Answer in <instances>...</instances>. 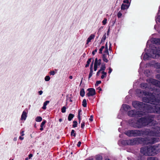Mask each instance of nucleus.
I'll return each instance as SVG.
<instances>
[{"label":"nucleus","mask_w":160,"mask_h":160,"mask_svg":"<svg viewBox=\"0 0 160 160\" xmlns=\"http://www.w3.org/2000/svg\"><path fill=\"white\" fill-rule=\"evenodd\" d=\"M89 121L91 122H92L93 120V117L91 115L90 116V118L89 119Z\"/></svg>","instance_id":"obj_45"},{"label":"nucleus","mask_w":160,"mask_h":160,"mask_svg":"<svg viewBox=\"0 0 160 160\" xmlns=\"http://www.w3.org/2000/svg\"><path fill=\"white\" fill-rule=\"evenodd\" d=\"M146 138H134L123 141L125 144L127 145H133L145 143Z\"/></svg>","instance_id":"obj_6"},{"label":"nucleus","mask_w":160,"mask_h":160,"mask_svg":"<svg viewBox=\"0 0 160 160\" xmlns=\"http://www.w3.org/2000/svg\"><path fill=\"white\" fill-rule=\"evenodd\" d=\"M46 106L45 105L43 104V107H42V108L43 109H46Z\"/></svg>","instance_id":"obj_54"},{"label":"nucleus","mask_w":160,"mask_h":160,"mask_svg":"<svg viewBox=\"0 0 160 160\" xmlns=\"http://www.w3.org/2000/svg\"><path fill=\"white\" fill-rule=\"evenodd\" d=\"M112 58L111 56L110 57L108 50L107 43L105 45V51L102 55V59L103 61L106 62H108L109 60Z\"/></svg>","instance_id":"obj_8"},{"label":"nucleus","mask_w":160,"mask_h":160,"mask_svg":"<svg viewBox=\"0 0 160 160\" xmlns=\"http://www.w3.org/2000/svg\"><path fill=\"white\" fill-rule=\"evenodd\" d=\"M50 74L52 75H54L55 74V72L54 71H51L50 72Z\"/></svg>","instance_id":"obj_50"},{"label":"nucleus","mask_w":160,"mask_h":160,"mask_svg":"<svg viewBox=\"0 0 160 160\" xmlns=\"http://www.w3.org/2000/svg\"><path fill=\"white\" fill-rule=\"evenodd\" d=\"M123 107L125 111H127L128 110L130 109H131V107L130 106L127 105V104H124L123 105Z\"/></svg>","instance_id":"obj_19"},{"label":"nucleus","mask_w":160,"mask_h":160,"mask_svg":"<svg viewBox=\"0 0 160 160\" xmlns=\"http://www.w3.org/2000/svg\"><path fill=\"white\" fill-rule=\"evenodd\" d=\"M97 52V49H96L92 52V54L93 55H94L95 54V53H96Z\"/></svg>","instance_id":"obj_48"},{"label":"nucleus","mask_w":160,"mask_h":160,"mask_svg":"<svg viewBox=\"0 0 160 160\" xmlns=\"http://www.w3.org/2000/svg\"><path fill=\"white\" fill-rule=\"evenodd\" d=\"M50 78L49 76H47L45 77V80L46 81H49L50 79Z\"/></svg>","instance_id":"obj_37"},{"label":"nucleus","mask_w":160,"mask_h":160,"mask_svg":"<svg viewBox=\"0 0 160 160\" xmlns=\"http://www.w3.org/2000/svg\"><path fill=\"white\" fill-rule=\"evenodd\" d=\"M129 6V4H126L124 3L122 4L121 7V9L122 10H125L128 8Z\"/></svg>","instance_id":"obj_17"},{"label":"nucleus","mask_w":160,"mask_h":160,"mask_svg":"<svg viewBox=\"0 0 160 160\" xmlns=\"http://www.w3.org/2000/svg\"><path fill=\"white\" fill-rule=\"evenodd\" d=\"M159 145L157 144L142 147L141 148L140 152L147 156L154 155L158 152Z\"/></svg>","instance_id":"obj_3"},{"label":"nucleus","mask_w":160,"mask_h":160,"mask_svg":"<svg viewBox=\"0 0 160 160\" xmlns=\"http://www.w3.org/2000/svg\"><path fill=\"white\" fill-rule=\"evenodd\" d=\"M153 41L156 44L160 45V38H155Z\"/></svg>","instance_id":"obj_18"},{"label":"nucleus","mask_w":160,"mask_h":160,"mask_svg":"<svg viewBox=\"0 0 160 160\" xmlns=\"http://www.w3.org/2000/svg\"><path fill=\"white\" fill-rule=\"evenodd\" d=\"M159 118H160V115H158V118H157V119H158V120H159ZM159 124H160V121H159Z\"/></svg>","instance_id":"obj_58"},{"label":"nucleus","mask_w":160,"mask_h":160,"mask_svg":"<svg viewBox=\"0 0 160 160\" xmlns=\"http://www.w3.org/2000/svg\"><path fill=\"white\" fill-rule=\"evenodd\" d=\"M33 156V155L32 154H30L28 155V158L30 159Z\"/></svg>","instance_id":"obj_51"},{"label":"nucleus","mask_w":160,"mask_h":160,"mask_svg":"<svg viewBox=\"0 0 160 160\" xmlns=\"http://www.w3.org/2000/svg\"><path fill=\"white\" fill-rule=\"evenodd\" d=\"M81 111H82V110L81 109H79L78 110V115H80V113L81 112Z\"/></svg>","instance_id":"obj_57"},{"label":"nucleus","mask_w":160,"mask_h":160,"mask_svg":"<svg viewBox=\"0 0 160 160\" xmlns=\"http://www.w3.org/2000/svg\"><path fill=\"white\" fill-rule=\"evenodd\" d=\"M106 68L105 64L103 63L101 65L100 69L97 72V75L99 76L100 73L102 71H104Z\"/></svg>","instance_id":"obj_13"},{"label":"nucleus","mask_w":160,"mask_h":160,"mask_svg":"<svg viewBox=\"0 0 160 160\" xmlns=\"http://www.w3.org/2000/svg\"><path fill=\"white\" fill-rule=\"evenodd\" d=\"M128 114L129 116L131 117H139L142 116L146 115V112H142V111H137L135 110H132L129 111Z\"/></svg>","instance_id":"obj_7"},{"label":"nucleus","mask_w":160,"mask_h":160,"mask_svg":"<svg viewBox=\"0 0 160 160\" xmlns=\"http://www.w3.org/2000/svg\"><path fill=\"white\" fill-rule=\"evenodd\" d=\"M101 83V81H98L96 82V83L95 84V86H97L98 85L100 84Z\"/></svg>","instance_id":"obj_39"},{"label":"nucleus","mask_w":160,"mask_h":160,"mask_svg":"<svg viewBox=\"0 0 160 160\" xmlns=\"http://www.w3.org/2000/svg\"><path fill=\"white\" fill-rule=\"evenodd\" d=\"M22 136H20L19 137V139L22 140H23L24 139L23 137H22Z\"/></svg>","instance_id":"obj_55"},{"label":"nucleus","mask_w":160,"mask_h":160,"mask_svg":"<svg viewBox=\"0 0 160 160\" xmlns=\"http://www.w3.org/2000/svg\"><path fill=\"white\" fill-rule=\"evenodd\" d=\"M71 136H73L74 137L76 136V132L74 130H72L71 131Z\"/></svg>","instance_id":"obj_32"},{"label":"nucleus","mask_w":160,"mask_h":160,"mask_svg":"<svg viewBox=\"0 0 160 160\" xmlns=\"http://www.w3.org/2000/svg\"><path fill=\"white\" fill-rule=\"evenodd\" d=\"M95 36L93 34H91L89 38H88L87 40V44H88L89 43L91 42L92 40L94 39Z\"/></svg>","instance_id":"obj_15"},{"label":"nucleus","mask_w":160,"mask_h":160,"mask_svg":"<svg viewBox=\"0 0 160 160\" xmlns=\"http://www.w3.org/2000/svg\"><path fill=\"white\" fill-rule=\"evenodd\" d=\"M122 16V13L120 11H119L117 14L118 17V18H120Z\"/></svg>","instance_id":"obj_38"},{"label":"nucleus","mask_w":160,"mask_h":160,"mask_svg":"<svg viewBox=\"0 0 160 160\" xmlns=\"http://www.w3.org/2000/svg\"><path fill=\"white\" fill-rule=\"evenodd\" d=\"M107 20V18H104V20L102 21V24L103 25H105L106 24Z\"/></svg>","instance_id":"obj_35"},{"label":"nucleus","mask_w":160,"mask_h":160,"mask_svg":"<svg viewBox=\"0 0 160 160\" xmlns=\"http://www.w3.org/2000/svg\"><path fill=\"white\" fill-rule=\"evenodd\" d=\"M158 19L159 20V22H160V16H159L158 17Z\"/></svg>","instance_id":"obj_59"},{"label":"nucleus","mask_w":160,"mask_h":160,"mask_svg":"<svg viewBox=\"0 0 160 160\" xmlns=\"http://www.w3.org/2000/svg\"><path fill=\"white\" fill-rule=\"evenodd\" d=\"M160 56V47H155L150 51V53H145L143 55L144 60H149L151 58H156L157 56Z\"/></svg>","instance_id":"obj_5"},{"label":"nucleus","mask_w":160,"mask_h":160,"mask_svg":"<svg viewBox=\"0 0 160 160\" xmlns=\"http://www.w3.org/2000/svg\"><path fill=\"white\" fill-rule=\"evenodd\" d=\"M88 92L87 93L86 95L88 97L93 96L96 94L95 90L93 88H88Z\"/></svg>","instance_id":"obj_12"},{"label":"nucleus","mask_w":160,"mask_h":160,"mask_svg":"<svg viewBox=\"0 0 160 160\" xmlns=\"http://www.w3.org/2000/svg\"><path fill=\"white\" fill-rule=\"evenodd\" d=\"M27 113L24 111H23L22 114L21 116V119L22 120H25L26 118L27 117Z\"/></svg>","instance_id":"obj_16"},{"label":"nucleus","mask_w":160,"mask_h":160,"mask_svg":"<svg viewBox=\"0 0 160 160\" xmlns=\"http://www.w3.org/2000/svg\"><path fill=\"white\" fill-rule=\"evenodd\" d=\"M101 61L102 60L101 59L98 60L97 58L95 59L94 65V70L95 71L97 70L98 67L101 64Z\"/></svg>","instance_id":"obj_11"},{"label":"nucleus","mask_w":160,"mask_h":160,"mask_svg":"<svg viewBox=\"0 0 160 160\" xmlns=\"http://www.w3.org/2000/svg\"><path fill=\"white\" fill-rule=\"evenodd\" d=\"M66 108L65 106H63L62 108L61 109V112L62 113H64L66 112Z\"/></svg>","instance_id":"obj_36"},{"label":"nucleus","mask_w":160,"mask_h":160,"mask_svg":"<svg viewBox=\"0 0 160 160\" xmlns=\"http://www.w3.org/2000/svg\"><path fill=\"white\" fill-rule=\"evenodd\" d=\"M84 94H85V92L84 91V89H82L80 91V95L82 97H83L84 96Z\"/></svg>","instance_id":"obj_26"},{"label":"nucleus","mask_w":160,"mask_h":160,"mask_svg":"<svg viewBox=\"0 0 160 160\" xmlns=\"http://www.w3.org/2000/svg\"><path fill=\"white\" fill-rule=\"evenodd\" d=\"M43 127H41V128H40V130L41 131H42V130H43Z\"/></svg>","instance_id":"obj_60"},{"label":"nucleus","mask_w":160,"mask_h":160,"mask_svg":"<svg viewBox=\"0 0 160 160\" xmlns=\"http://www.w3.org/2000/svg\"><path fill=\"white\" fill-rule=\"evenodd\" d=\"M102 73V75L101 76V78L102 79L104 78L106 76L107 73L104 72V71H102L101 72Z\"/></svg>","instance_id":"obj_24"},{"label":"nucleus","mask_w":160,"mask_h":160,"mask_svg":"<svg viewBox=\"0 0 160 160\" xmlns=\"http://www.w3.org/2000/svg\"><path fill=\"white\" fill-rule=\"evenodd\" d=\"M112 71V69L111 68H109L108 69V73H110Z\"/></svg>","instance_id":"obj_47"},{"label":"nucleus","mask_w":160,"mask_h":160,"mask_svg":"<svg viewBox=\"0 0 160 160\" xmlns=\"http://www.w3.org/2000/svg\"><path fill=\"white\" fill-rule=\"evenodd\" d=\"M93 61L92 62V63L91 65L90 69H92V67H93Z\"/></svg>","instance_id":"obj_53"},{"label":"nucleus","mask_w":160,"mask_h":160,"mask_svg":"<svg viewBox=\"0 0 160 160\" xmlns=\"http://www.w3.org/2000/svg\"><path fill=\"white\" fill-rule=\"evenodd\" d=\"M46 123V121L45 120L43 121L41 124L40 127H43L45 123Z\"/></svg>","instance_id":"obj_40"},{"label":"nucleus","mask_w":160,"mask_h":160,"mask_svg":"<svg viewBox=\"0 0 160 160\" xmlns=\"http://www.w3.org/2000/svg\"><path fill=\"white\" fill-rule=\"evenodd\" d=\"M137 159L138 160H145V159L143 155H141L139 154L138 155Z\"/></svg>","instance_id":"obj_20"},{"label":"nucleus","mask_w":160,"mask_h":160,"mask_svg":"<svg viewBox=\"0 0 160 160\" xmlns=\"http://www.w3.org/2000/svg\"><path fill=\"white\" fill-rule=\"evenodd\" d=\"M84 126H85V122H83L81 123V128H84Z\"/></svg>","instance_id":"obj_42"},{"label":"nucleus","mask_w":160,"mask_h":160,"mask_svg":"<svg viewBox=\"0 0 160 160\" xmlns=\"http://www.w3.org/2000/svg\"><path fill=\"white\" fill-rule=\"evenodd\" d=\"M81 144V142L80 141H79L77 144V146L78 147H79L80 146Z\"/></svg>","instance_id":"obj_49"},{"label":"nucleus","mask_w":160,"mask_h":160,"mask_svg":"<svg viewBox=\"0 0 160 160\" xmlns=\"http://www.w3.org/2000/svg\"><path fill=\"white\" fill-rule=\"evenodd\" d=\"M24 131L22 129L21 130V132H20V133H21L22 136H23L24 135Z\"/></svg>","instance_id":"obj_43"},{"label":"nucleus","mask_w":160,"mask_h":160,"mask_svg":"<svg viewBox=\"0 0 160 160\" xmlns=\"http://www.w3.org/2000/svg\"><path fill=\"white\" fill-rule=\"evenodd\" d=\"M78 119L79 120V123H80V122L81 121V118H80V115H78Z\"/></svg>","instance_id":"obj_52"},{"label":"nucleus","mask_w":160,"mask_h":160,"mask_svg":"<svg viewBox=\"0 0 160 160\" xmlns=\"http://www.w3.org/2000/svg\"><path fill=\"white\" fill-rule=\"evenodd\" d=\"M147 160H158V159L156 158L149 157L148 158Z\"/></svg>","instance_id":"obj_28"},{"label":"nucleus","mask_w":160,"mask_h":160,"mask_svg":"<svg viewBox=\"0 0 160 160\" xmlns=\"http://www.w3.org/2000/svg\"><path fill=\"white\" fill-rule=\"evenodd\" d=\"M93 70H92V69H90V72L89 74V76H88V79H89V78L92 76V73H93Z\"/></svg>","instance_id":"obj_31"},{"label":"nucleus","mask_w":160,"mask_h":160,"mask_svg":"<svg viewBox=\"0 0 160 160\" xmlns=\"http://www.w3.org/2000/svg\"><path fill=\"white\" fill-rule=\"evenodd\" d=\"M156 66L158 68L160 69V63H157L156 64Z\"/></svg>","instance_id":"obj_46"},{"label":"nucleus","mask_w":160,"mask_h":160,"mask_svg":"<svg viewBox=\"0 0 160 160\" xmlns=\"http://www.w3.org/2000/svg\"><path fill=\"white\" fill-rule=\"evenodd\" d=\"M105 160H110L109 159H108V158H107V159H105Z\"/></svg>","instance_id":"obj_64"},{"label":"nucleus","mask_w":160,"mask_h":160,"mask_svg":"<svg viewBox=\"0 0 160 160\" xmlns=\"http://www.w3.org/2000/svg\"><path fill=\"white\" fill-rule=\"evenodd\" d=\"M74 116V115L71 113L69 114L68 118V120L69 121H71L72 118H73Z\"/></svg>","instance_id":"obj_22"},{"label":"nucleus","mask_w":160,"mask_h":160,"mask_svg":"<svg viewBox=\"0 0 160 160\" xmlns=\"http://www.w3.org/2000/svg\"><path fill=\"white\" fill-rule=\"evenodd\" d=\"M129 0H124L123 1V2L124 3H127V4H129Z\"/></svg>","instance_id":"obj_41"},{"label":"nucleus","mask_w":160,"mask_h":160,"mask_svg":"<svg viewBox=\"0 0 160 160\" xmlns=\"http://www.w3.org/2000/svg\"><path fill=\"white\" fill-rule=\"evenodd\" d=\"M147 139H145V143H149L150 144H153L157 142H158L159 141V139L157 138H145Z\"/></svg>","instance_id":"obj_9"},{"label":"nucleus","mask_w":160,"mask_h":160,"mask_svg":"<svg viewBox=\"0 0 160 160\" xmlns=\"http://www.w3.org/2000/svg\"><path fill=\"white\" fill-rule=\"evenodd\" d=\"M87 103L86 99H84L82 102V105L84 107H87Z\"/></svg>","instance_id":"obj_23"},{"label":"nucleus","mask_w":160,"mask_h":160,"mask_svg":"<svg viewBox=\"0 0 160 160\" xmlns=\"http://www.w3.org/2000/svg\"><path fill=\"white\" fill-rule=\"evenodd\" d=\"M155 115L150 114L138 119L136 122L133 123L132 127L136 128H140L152 124V129L155 130L146 128L144 130L137 129L133 130V137L141 136L143 135L151 137H160V126H156L158 124L157 121L154 120Z\"/></svg>","instance_id":"obj_1"},{"label":"nucleus","mask_w":160,"mask_h":160,"mask_svg":"<svg viewBox=\"0 0 160 160\" xmlns=\"http://www.w3.org/2000/svg\"><path fill=\"white\" fill-rule=\"evenodd\" d=\"M105 48V47L104 46H102L99 50V53L101 54L102 53V51L103 49Z\"/></svg>","instance_id":"obj_34"},{"label":"nucleus","mask_w":160,"mask_h":160,"mask_svg":"<svg viewBox=\"0 0 160 160\" xmlns=\"http://www.w3.org/2000/svg\"><path fill=\"white\" fill-rule=\"evenodd\" d=\"M140 87L143 89H148L150 91H153L152 93H150L149 92L146 91L145 90H144L142 91V92L144 95L147 96H148V97H146L149 99L150 98V97L148 95H145L144 94V92L145 91L153 95L155 97V98L156 97V96H157V95H160V89L155 88L154 87V88H151V87L146 83H141L140 84ZM144 98H145V97H144ZM143 98L144 97L142 98V100Z\"/></svg>","instance_id":"obj_4"},{"label":"nucleus","mask_w":160,"mask_h":160,"mask_svg":"<svg viewBox=\"0 0 160 160\" xmlns=\"http://www.w3.org/2000/svg\"><path fill=\"white\" fill-rule=\"evenodd\" d=\"M109 32V29L108 30L107 32V35L106 33H105L103 37L102 38V40H105L107 38V36H108Z\"/></svg>","instance_id":"obj_21"},{"label":"nucleus","mask_w":160,"mask_h":160,"mask_svg":"<svg viewBox=\"0 0 160 160\" xmlns=\"http://www.w3.org/2000/svg\"><path fill=\"white\" fill-rule=\"evenodd\" d=\"M146 81L150 84L151 83L157 87L160 88V81L152 78L147 79Z\"/></svg>","instance_id":"obj_10"},{"label":"nucleus","mask_w":160,"mask_h":160,"mask_svg":"<svg viewBox=\"0 0 160 160\" xmlns=\"http://www.w3.org/2000/svg\"><path fill=\"white\" fill-rule=\"evenodd\" d=\"M49 102V101H46L45 102H44L43 104L45 105L46 106H47V105L48 104Z\"/></svg>","instance_id":"obj_44"},{"label":"nucleus","mask_w":160,"mask_h":160,"mask_svg":"<svg viewBox=\"0 0 160 160\" xmlns=\"http://www.w3.org/2000/svg\"><path fill=\"white\" fill-rule=\"evenodd\" d=\"M42 91H40L38 92V93L40 95H41L42 93Z\"/></svg>","instance_id":"obj_56"},{"label":"nucleus","mask_w":160,"mask_h":160,"mask_svg":"<svg viewBox=\"0 0 160 160\" xmlns=\"http://www.w3.org/2000/svg\"><path fill=\"white\" fill-rule=\"evenodd\" d=\"M102 158L101 156L98 155L96 157V160H102Z\"/></svg>","instance_id":"obj_29"},{"label":"nucleus","mask_w":160,"mask_h":160,"mask_svg":"<svg viewBox=\"0 0 160 160\" xmlns=\"http://www.w3.org/2000/svg\"><path fill=\"white\" fill-rule=\"evenodd\" d=\"M147 102L150 103L151 104H145L142 102L135 101L132 102V105L134 108L140 110V111H142V112H145L146 114L147 113H151L149 111L152 108L153 106L152 102Z\"/></svg>","instance_id":"obj_2"},{"label":"nucleus","mask_w":160,"mask_h":160,"mask_svg":"<svg viewBox=\"0 0 160 160\" xmlns=\"http://www.w3.org/2000/svg\"><path fill=\"white\" fill-rule=\"evenodd\" d=\"M158 72L160 73V70L158 71ZM156 78L160 80V73L157 74L156 75Z\"/></svg>","instance_id":"obj_30"},{"label":"nucleus","mask_w":160,"mask_h":160,"mask_svg":"<svg viewBox=\"0 0 160 160\" xmlns=\"http://www.w3.org/2000/svg\"><path fill=\"white\" fill-rule=\"evenodd\" d=\"M92 58L89 59L87 62V64L85 65L86 67H88L89 66L90 62H91Z\"/></svg>","instance_id":"obj_25"},{"label":"nucleus","mask_w":160,"mask_h":160,"mask_svg":"<svg viewBox=\"0 0 160 160\" xmlns=\"http://www.w3.org/2000/svg\"><path fill=\"white\" fill-rule=\"evenodd\" d=\"M62 120L61 118H60L59 119V122H62Z\"/></svg>","instance_id":"obj_63"},{"label":"nucleus","mask_w":160,"mask_h":160,"mask_svg":"<svg viewBox=\"0 0 160 160\" xmlns=\"http://www.w3.org/2000/svg\"><path fill=\"white\" fill-rule=\"evenodd\" d=\"M72 76H70L69 77V78L70 79H72Z\"/></svg>","instance_id":"obj_61"},{"label":"nucleus","mask_w":160,"mask_h":160,"mask_svg":"<svg viewBox=\"0 0 160 160\" xmlns=\"http://www.w3.org/2000/svg\"><path fill=\"white\" fill-rule=\"evenodd\" d=\"M124 134L128 137H133V130L126 131L124 132Z\"/></svg>","instance_id":"obj_14"},{"label":"nucleus","mask_w":160,"mask_h":160,"mask_svg":"<svg viewBox=\"0 0 160 160\" xmlns=\"http://www.w3.org/2000/svg\"><path fill=\"white\" fill-rule=\"evenodd\" d=\"M98 89H99V91H102V89L100 87L98 88Z\"/></svg>","instance_id":"obj_62"},{"label":"nucleus","mask_w":160,"mask_h":160,"mask_svg":"<svg viewBox=\"0 0 160 160\" xmlns=\"http://www.w3.org/2000/svg\"><path fill=\"white\" fill-rule=\"evenodd\" d=\"M78 125V122L76 121H74L73 122V124L72 126L73 128H75L77 127Z\"/></svg>","instance_id":"obj_33"},{"label":"nucleus","mask_w":160,"mask_h":160,"mask_svg":"<svg viewBox=\"0 0 160 160\" xmlns=\"http://www.w3.org/2000/svg\"><path fill=\"white\" fill-rule=\"evenodd\" d=\"M42 119L41 117L38 116L36 118V121L37 122H40L42 121Z\"/></svg>","instance_id":"obj_27"}]
</instances>
